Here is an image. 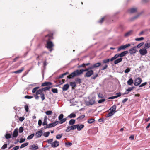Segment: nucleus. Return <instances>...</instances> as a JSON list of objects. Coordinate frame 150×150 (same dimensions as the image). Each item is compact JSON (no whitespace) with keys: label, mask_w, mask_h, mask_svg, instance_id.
<instances>
[{"label":"nucleus","mask_w":150,"mask_h":150,"mask_svg":"<svg viewBox=\"0 0 150 150\" xmlns=\"http://www.w3.org/2000/svg\"><path fill=\"white\" fill-rule=\"evenodd\" d=\"M87 70H88V69H87V68L85 69L77 70L72 72L67 77L69 79L72 78L76 76H79L83 72L87 71Z\"/></svg>","instance_id":"obj_1"},{"label":"nucleus","mask_w":150,"mask_h":150,"mask_svg":"<svg viewBox=\"0 0 150 150\" xmlns=\"http://www.w3.org/2000/svg\"><path fill=\"white\" fill-rule=\"evenodd\" d=\"M128 53V51H124L120 54H115L113 57H112L110 59V61H112L115 60L119 57H123L125 56L126 54Z\"/></svg>","instance_id":"obj_2"},{"label":"nucleus","mask_w":150,"mask_h":150,"mask_svg":"<svg viewBox=\"0 0 150 150\" xmlns=\"http://www.w3.org/2000/svg\"><path fill=\"white\" fill-rule=\"evenodd\" d=\"M53 34L52 33H50L45 36L43 38V41L47 42L48 41H51L50 40L54 39L53 36Z\"/></svg>","instance_id":"obj_3"},{"label":"nucleus","mask_w":150,"mask_h":150,"mask_svg":"<svg viewBox=\"0 0 150 150\" xmlns=\"http://www.w3.org/2000/svg\"><path fill=\"white\" fill-rule=\"evenodd\" d=\"M47 42V48L51 52L53 50V47H54V45L53 42L51 41H48Z\"/></svg>","instance_id":"obj_4"},{"label":"nucleus","mask_w":150,"mask_h":150,"mask_svg":"<svg viewBox=\"0 0 150 150\" xmlns=\"http://www.w3.org/2000/svg\"><path fill=\"white\" fill-rule=\"evenodd\" d=\"M59 123V121H55L52 123H50L46 126L45 127H44V128L45 129L47 128H50L51 127H53L55 126L56 125H57Z\"/></svg>","instance_id":"obj_5"},{"label":"nucleus","mask_w":150,"mask_h":150,"mask_svg":"<svg viewBox=\"0 0 150 150\" xmlns=\"http://www.w3.org/2000/svg\"><path fill=\"white\" fill-rule=\"evenodd\" d=\"M101 65V63L100 62H98L93 64L92 66L88 67V68H87V69H88V70L90 69H93L95 68H97L100 66Z\"/></svg>","instance_id":"obj_6"},{"label":"nucleus","mask_w":150,"mask_h":150,"mask_svg":"<svg viewBox=\"0 0 150 150\" xmlns=\"http://www.w3.org/2000/svg\"><path fill=\"white\" fill-rule=\"evenodd\" d=\"M130 45H131L130 44H126L125 45H122L118 48L117 49V51L119 52L121 50H125L126 48L129 47Z\"/></svg>","instance_id":"obj_7"},{"label":"nucleus","mask_w":150,"mask_h":150,"mask_svg":"<svg viewBox=\"0 0 150 150\" xmlns=\"http://www.w3.org/2000/svg\"><path fill=\"white\" fill-rule=\"evenodd\" d=\"M90 70H88L87 71V72L84 75L85 77H90L91 75L93 74L94 73L93 71L91 69Z\"/></svg>","instance_id":"obj_8"},{"label":"nucleus","mask_w":150,"mask_h":150,"mask_svg":"<svg viewBox=\"0 0 150 150\" xmlns=\"http://www.w3.org/2000/svg\"><path fill=\"white\" fill-rule=\"evenodd\" d=\"M136 46L133 47L132 48L129 49V53L131 55L133 54L136 53L137 51Z\"/></svg>","instance_id":"obj_9"},{"label":"nucleus","mask_w":150,"mask_h":150,"mask_svg":"<svg viewBox=\"0 0 150 150\" xmlns=\"http://www.w3.org/2000/svg\"><path fill=\"white\" fill-rule=\"evenodd\" d=\"M142 81V79L138 77L135 79L134 85L135 86H138L141 83Z\"/></svg>","instance_id":"obj_10"},{"label":"nucleus","mask_w":150,"mask_h":150,"mask_svg":"<svg viewBox=\"0 0 150 150\" xmlns=\"http://www.w3.org/2000/svg\"><path fill=\"white\" fill-rule=\"evenodd\" d=\"M76 129L75 125H72L71 126H68L67 129L65 130L66 132H68L71 130H74Z\"/></svg>","instance_id":"obj_11"},{"label":"nucleus","mask_w":150,"mask_h":150,"mask_svg":"<svg viewBox=\"0 0 150 150\" xmlns=\"http://www.w3.org/2000/svg\"><path fill=\"white\" fill-rule=\"evenodd\" d=\"M140 54L142 55H144L147 53V50L145 48L141 49L139 50Z\"/></svg>","instance_id":"obj_12"},{"label":"nucleus","mask_w":150,"mask_h":150,"mask_svg":"<svg viewBox=\"0 0 150 150\" xmlns=\"http://www.w3.org/2000/svg\"><path fill=\"white\" fill-rule=\"evenodd\" d=\"M43 134V132L42 130H40L37 132L34 135L36 138H39Z\"/></svg>","instance_id":"obj_13"},{"label":"nucleus","mask_w":150,"mask_h":150,"mask_svg":"<svg viewBox=\"0 0 150 150\" xmlns=\"http://www.w3.org/2000/svg\"><path fill=\"white\" fill-rule=\"evenodd\" d=\"M59 142L55 140L52 143L51 147L53 148L59 146Z\"/></svg>","instance_id":"obj_14"},{"label":"nucleus","mask_w":150,"mask_h":150,"mask_svg":"<svg viewBox=\"0 0 150 150\" xmlns=\"http://www.w3.org/2000/svg\"><path fill=\"white\" fill-rule=\"evenodd\" d=\"M38 146L35 144L31 145L30 146L29 149L31 150H36L38 149Z\"/></svg>","instance_id":"obj_15"},{"label":"nucleus","mask_w":150,"mask_h":150,"mask_svg":"<svg viewBox=\"0 0 150 150\" xmlns=\"http://www.w3.org/2000/svg\"><path fill=\"white\" fill-rule=\"evenodd\" d=\"M116 106L115 105H113L109 110H110V112H112V113H113L114 114L116 112Z\"/></svg>","instance_id":"obj_16"},{"label":"nucleus","mask_w":150,"mask_h":150,"mask_svg":"<svg viewBox=\"0 0 150 150\" xmlns=\"http://www.w3.org/2000/svg\"><path fill=\"white\" fill-rule=\"evenodd\" d=\"M18 129L17 128H16L13 131L12 136L13 137L15 138L18 136Z\"/></svg>","instance_id":"obj_17"},{"label":"nucleus","mask_w":150,"mask_h":150,"mask_svg":"<svg viewBox=\"0 0 150 150\" xmlns=\"http://www.w3.org/2000/svg\"><path fill=\"white\" fill-rule=\"evenodd\" d=\"M76 129L77 128L78 131L81 130L84 127V125L83 124H81L80 125H75Z\"/></svg>","instance_id":"obj_18"},{"label":"nucleus","mask_w":150,"mask_h":150,"mask_svg":"<svg viewBox=\"0 0 150 150\" xmlns=\"http://www.w3.org/2000/svg\"><path fill=\"white\" fill-rule=\"evenodd\" d=\"M52 83L49 82H44L42 84L41 86H51L52 85Z\"/></svg>","instance_id":"obj_19"},{"label":"nucleus","mask_w":150,"mask_h":150,"mask_svg":"<svg viewBox=\"0 0 150 150\" xmlns=\"http://www.w3.org/2000/svg\"><path fill=\"white\" fill-rule=\"evenodd\" d=\"M24 68L23 67L21 68L20 69L14 71L13 73L15 74L20 73L22 72L24 70Z\"/></svg>","instance_id":"obj_20"},{"label":"nucleus","mask_w":150,"mask_h":150,"mask_svg":"<svg viewBox=\"0 0 150 150\" xmlns=\"http://www.w3.org/2000/svg\"><path fill=\"white\" fill-rule=\"evenodd\" d=\"M69 87V85L68 84H65L62 87V90L63 91H67Z\"/></svg>","instance_id":"obj_21"},{"label":"nucleus","mask_w":150,"mask_h":150,"mask_svg":"<svg viewBox=\"0 0 150 150\" xmlns=\"http://www.w3.org/2000/svg\"><path fill=\"white\" fill-rule=\"evenodd\" d=\"M137 11L136 8H133L130 9L128 10V12L131 13L136 12Z\"/></svg>","instance_id":"obj_22"},{"label":"nucleus","mask_w":150,"mask_h":150,"mask_svg":"<svg viewBox=\"0 0 150 150\" xmlns=\"http://www.w3.org/2000/svg\"><path fill=\"white\" fill-rule=\"evenodd\" d=\"M122 60V58H119L116 60H115L114 62L115 64H117L120 62H121Z\"/></svg>","instance_id":"obj_23"},{"label":"nucleus","mask_w":150,"mask_h":150,"mask_svg":"<svg viewBox=\"0 0 150 150\" xmlns=\"http://www.w3.org/2000/svg\"><path fill=\"white\" fill-rule=\"evenodd\" d=\"M95 103V101L93 99H92L91 100H89L88 103L89 105H92L94 104Z\"/></svg>","instance_id":"obj_24"},{"label":"nucleus","mask_w":150,"mask_h":150,"mask_svg":"<svg viewBox=\"0 0 150 150\" xmlns=\"http://www.w3.org/2000/svg\"><path fill=\"white\" fill-rule=\"evenodd\" d=\"M133 31L132 30L126 33L125 35V37H128L130 35H131Z\"/></svg>","instance_id":"obj_25"},{"label":"nucleus","mask_w":150,"mask_h":150,"mask_svg":"<svg viewBox=\"0 0 150 150\" xmlns=\"http://www.w3.org/2000/svg\"><path fill=\"white\" fill-rule=\"evenodd\" d=\"M133 83V81L132 78H130L127 81V83L129 85H131Z\"/></svg>","instance_id":"obj_26"},{"label":"nucleus","mask_w":150,"mask_h":150,"mask_svg":"<svg viewBox=\"0 0 150 150\" xmlns=\"http://www.w3.org/2000/svg\"><path fill=\"white\" fill-rule=\"evenodd\" d=\"M70 85L72 86V89H74V88L76 86L75 82H71L70 83Z\"/></svg>","instance_id":"obj_27"},{"label":"nucleus","mask_w":150,"mask_h":150,"mask_svg":"<svg viewBox=\"0 0 150 150\" xmlns=\"http://www.w3.org/2000/svg\"><path fill=\"white\" fill-rule=\"evenodd\" d=\"M75 120L74 119H72L69 121V124L70 125H73L75 124Z\"/></svg>","instance_id":"obj_28"},{"label":"nucleus","mask_w":150,"mask_h":150,"mask_svg":"<svg viewBox=\"0 0 150 150\" xmlns=\"http://www.w3.org/2000/svg\"><path fill=\"white\" fill-rule=\"evenodd\" d=\"M28 142H26L25 143H23L20 146V148H24L25 147L27 146L28 145Z\"/></svg>","instance_id":"obj_29"},{"label":"nucleus","mask_w":150,"mask_h":150,"mask_svg":"<svg viewBox=\"0 0 150 150\" xmlns=\"http://www.w3.org/2000/svg\"><path fill=\"white\" fill-rule=\"evenodd\" d=\"M52 87V86H47L46 87H45L43 88H42V90L43 91H45L46 90H49V89Z\"/></svg>","instance_id":"obj_30"},{"label":"nucleus","mask_w":150,"mask_h":150,"mask_svg":"<svg viewBox=\"0 0 150 150\" xmlns=\"http://www.w3.org/2000/svg\"><path fill=\"white\" fill-rule=\"evenodd\" d=\"M68 73V72H67L63 74H62L59 75L58 76V78L60 79V78H63L64 77V76L67 75Z\"/></svg>","instance_id":"obj_31"},{"label":"nucleus","mask_w":150,"mask_h":150,"mask_svg":"<svg viewBox=\"0 0 150 150\" xmlns=\"http://www.w3.org/2000/svg\"><path fill=\"white\" fill-rule=\"evenodd\" d=\"M144 47L146 49H148L149 48H150V42L145 43L144 44Z\"/></svg>","instance_id":"obj_32"},{"label":"nucleus","mask_w":150,"mask_h":150,"mask_svg":"<svg viewBox=\"0 0 150 150\" xmlns=\"http://www.w3.org/2000/svg\"><path fill=\"white\" fill-rule=\"evenodd\" d=\"M76 114L74 113H72L68 115V117L70 118H74L76 117Z\"/></svg>","instance_id":"obj_33"},{"label":"nucleus","mask_w":150,"mask_h":150,"mask_svg":"<svg viewBox=\"0 0 150 150\" xmlns=\"http://www.w3.org/2000/svg\"><path fill=\"white\" fill-rule=\"evenodd\" d=\"M39 87L38 86L36 87L35 88H33L32 90V92L33 93H34L35 92H36L37 91V90L39 88Z\"/></svg>","instance_id":"obj_34"},{"label":"nucleus","mask_w":150,"mask_h":150,"mask_svg":"<svg viewBox=\"0 0 150 150\" xmlns=\"http://www.w3.org/2000/svg\"><path fill=\"white\" fill-rule=\"evenodd\" d=\"M50 132H47L44 133L43 134V136L46 137H47L49 135Z\"/></svg>","instance_id":"obj_35"},{"label":"nucleus","mask_w":150,"mask_h":150,"mask_svg":"<svg viewBox=\"0 0 150 150\" xmlns=\"http://www.w3.org/2000/svg\"><path fill=\"white\" fill-rule=\"evenodd\" d=\"M53 139H48L47 141V142L49 144H50L52 145V143H53Z\"/></svg>","instance_id":"obj_36"},{"label":"nucleus","mask_w":150,"mask_h":150,"mask_svg":"<svg viewBox=\"0 0 150 150\" xmlns=\"http://www.w3.org/2000/svg\"><path fill=\"white\" fill-rule=\"evenodd\" d=\"M94 119L93 118L89 119L88 120L87 122L89 124L93 123L94 121Z\"/></svg>","instance_id":"obj_37"},{"label":"nucleus","mask_w":150,"mask_h":150,"mask_svg":"<svg viewBox=\"0 0 150 150\" xmlns=\"http://www.w3.org/2000/svg\"><path fill=\"white\" fill-rule=\"evenodd\" d=\"M75 81L79 83H81V79L79 78H76L75 79Z\"/></svg>","instance_id":"obj_38"},{"label":"nucleus","mask_w":150,"mask_h":150,"mask_svg":"<svg viewBox=\"0 0 150 150\" xmlns=\"http://www.w3.org/2000/svg\"><path fill=\"white\" fill-rule=\"evenodd\" d=\"M67 120V119L66 118H64V119H62L61 120H60L59 123L60 124H62L64 123Z\"/></svg>","instance_id":"obj_39"},{"label":"nucleus","mask_w":150,"mask_h":150,"mask_svg":"<svg viewBox=\"0 0 150 150\" xmlns=\"http://www.w3.org/2000/svg\"><path fill=\"white\" fill-rule=\"evenodd\" d=\"M34 135V134L33 133L31 135L28 136L27 137V139L28 140L31 139L33 137Z\"/></svg>","instance_id":"obj_40"},{"label":"nucleus","mask_w":150,"mask_h":150,"mask_svg":"<svg viewBox=\"0 0 150 150\" xmlns=\"http://www.w3.org/2000/svg\"><path fill=\"white\" fill-rule=\"evenodd\" d=\"M144 40V38L142 37L136 38L135 39V40L137 41H142L143 40Z\"/></svg>","instance_id":"obj_41"},{"label":"nucleus","mask_w":150,"mask_h":150,"mask_svg":"<svg viewBox=\"0 0 150 150\" xmlns=\"http://www.w3.org/2000/svg\"><path fill=\"white\" fill-rule=\"evenodd\" d=\"M40 97L42 99V100L43 101L45 99V94L44 93H42L40 95Z\"/></svg>","instance_id":"obj_42"},{"label":"nucleus","mask_w":150,"mask_h":150,"mask_svg":"<svg viewBox=\"0 0 150 150\" xmlns=\"http://www.w3.org/2000/svg\"><path fill=\"white\" fill-rule=\"evenodd\" d=\"M5 137L7 139L10 138L11 135L10 134H6L5 136Z\"/></svg>","instance_id":"obj_43"},{"label":"nucleus","mask_w":150,"mask_h":150,"mask_svg":"<svg viewBox=\"0 0 150 150\" xmlns=\"http://www.w3.org/2000/svg\"><path fill=\"white\" fill-rule=\"evenodd\" d=\"M144 44V42H142L138 44L136 46L138 48H140Z\"/></svg>","instance_id":"obj_44"},{"label":"nucleus","mask_w":150,"mask_h":150,"mask_svg":"<svg viewBox=\"0 0 150 150\" xmlns=\"http://www.w3.org/2000/svg\"><path fill=\"white\" fill-rule=\"evenodd\" d=\"M114 113H112V112H110L107 115L106 117H109L111 116L114 115Z\"/></svg>","instance_id":"obj_45"},{"label":"nucleus","mask_w":150,"mask_h":150,"mask_svg":"<svg viewBox=\"0 0 150 150\" xmlns=\"http://www.w3.org/2000/svg\"><path fill=\"white\" fill-rule=\"evenodd\" d=\"M24 129L23 127H21L19 129V132L20 133H21L23 131Z\"/></svg>","instance_id":"obj_46"},{"label":"nucleus","mask_w":150,"mask_h":150,"mask_svg":"<svg viewBox=\"0 0 150 150\" xmlns=\"http://www.w3.org/2000/svg\"><path fill=\"white\" fill-rule=\"evenodd\" d=\"M110 61V59H104L103 60V62L104 63H108L109 61Z\"/></svg>","instance_id":"obj_47"},{"label":"nucleus","mask_w":150,"mask_h":150,"mask_svg":"<svg viewBox=\"0 0 150 150\" xmlns=\"http://www.w3.org/2000/svg\"><path fill=\"white\" fill-rule=\"evenodd\" d=\"M42 125H47L48 124H47V120L46 118H45L44 120V122H43Z\"/></svg>","instance_id":"obj_48"},{"label":"nucleus","mask_w":150,"mask_h":150,"mask_svg":"<svg viewBox=\"0 0 150 150\" xmlns=\"http://www.w3.org/2000/svg\"><path fill=\"white\" fill-rule=\"evenodd\" d=\"M62 134H58L56 136V138L57 139H59L61 138L62 137Z\"/></svg>","instance_id":"obj_49"},{"label":"nucleus","mask_w":150,"mask_h":150,"mask_svg":"<svg viewBox=\"0 0 150 150\" xmlns=\"http://www.w3.org/2000/svg\"><path fill=\"white\" fill-rule=\"evenodd\" d=\"M45 113L47 115H50L52 114V112L51 111H47Z\"/></svg>","instance_id":"obj_50"},{"label":"nucleus","mask_w":150,"mask_h":150,"mask_svg":"<svg viewBox=\"0 0 150 150\" xmlns=\"http://www.w3.org/2000/svg\"><path fill=\"white\" fill-rule=\"evenodd\" d=\"M25 138H21L20 139L19 142L20 143H22L24 142L25 141Z\"/></svg>","instance_id":"obj_51"},{"label":"nucleus","mask_w":150,"mask_h":150,"mask_svg":"<svg viewBox=\"0 0 150 150\" xmlns=\"http://www.w3.org/2000/svg\"><path fill=\"white\" fill-rule=\"evenodd\" d=\"M105 101V99H102L99 100L98 101V103H102V102H104Z\"/></svg>","instance_id":"obj_52"},{"label":"nucleus","mask_w":150,"mask_h":150,"mask_svg":"<svg viewBox=\"0 0 150 150\" xmlns=\"http://www.w3.org/2000/svg\"><path fill=\"white\" fill-rule=\"evenodd\" d=\"M63 116H64V115L63 114H60L58 117L59 119V120H61V119H62L63 118Z\"/></svg>","instance_id":"obj_53"},{"label":"nucleus","mask_w":150,"mask_h":150,"mask_svg":"<svg viewBox=\"0 0 150 150\" xmlns=\"http://www.w3.org/2000/svg\"><path fill=\"white\" fill-rule=\"evenodd\" d=\"M7 146V145L6 144H4L2 147L1 149H4L5 148H6Z\"/></svg>","instance_id":"obj_54"},{"label":"nucleus","mask_w":150,"mask_h":150,"mask_svg":"<svg viewBox=\"0 0 150 150\" xmlns=\"http://www.w3.org/2000/svg\"><path fill=\"white\" fill-rule=\"evenodd\" d=\"M52 91L54 93H58V90L57 89H52Z\"/></svg>","instance_id":"obj_55"},{"label":"nucleus","mask_w":150,"mask_h":150,"mask_svg":"<svg viewBox=\"0 0 150 150\" xmlns=\"http://www.w3.org/2000/svg\"><path fill=\"white\" fill-rule=\"evenodd\" d=\"M24 107L26 111V112H28L29 110L28 106L27 105H25V106Z\"/></svg>","instance_id":"obj_56"},{"label":"nucleus","mask_w":150,"mask_h":150,"mask_svg":"<svg viewBox=\"0 0 150 150\" xmlns=\"http://www.w3.org/2000/svg\"><path fill=\"white\" fill-rule=\"evenodd\" d=\"M25 98L26 99H31L33 98V96H30L28 95L25 96Z\"/></svg>","instance_id":"obj_57"},{"label":"nucleus","mask_w":150,"mask_h":150,"mask_svg":"<svg viewBox=\"0 0 150 150\" xmlns=\"http://www.w3.org/2000/svg\"><path fill=\"white\" fill-rule=\"evenodd\" d=\"M134 88V87H130L129 88L127 89L126 91L128 92L130 91H131Z\"/></svg>","instance_id":"obj_58"},{"label":"nucleus","mask_w":150,"mask_h":150,"mask_svg":"<svg viewBox=\"0 0 150 150\" xmlns=\"http://www.w3.org/2000/svg\"><path fill=\"white\" fill-rule=\"evenodd\" d=\"M85 117V115H83L79 116L77 118L78 119H83Z\"/></svg>","instance_id":"obj_59"},{"label":"nucleus","mask_w":150,"mask_h":150,"mask_svg":"<svg viewBox=\"0 0 150 150\" xmlns=\"http://www.w3.org/2000/svg\"><path fill=\"white\" fill-rule=\"evenodd\" d=\"M130 71V69L129 68H127L124 71L125 73H127L129 72Z\"/></svg>","instance_id":"obj_60"},{"label":"nucleus","mask_w":150,"mask_h":150,"mask_svg":"<svg viewBox=\"0 0 150 150\" xmlns=\"http://www.w3.org/2000/svg\"><path fill=\"white\" fill-rule=\"evenodd\" d=\"M116 94L117 95V96H115L116 98L120 96L121 95V93L120 92L117 93H116Z\"/></svg>","instance_id":"obj_61"},{"label":"nucleus","mask_w":150,"mask_h":150,"mask_svg":"<svg viewBox=\"0 0 150 150\" xmlns=\"http://www.w3.org/2000/svg\"><path fill=\"white\" fill-rule=\"evenodd\" d=\"M147 83L146 82H145L143 83H142L141 85H140L139 86V87H143V86H144L145 85H146L147 84Z\"/></svg>","instance_id":"obj_62"},{"label":"nucleus","mask_w":150,"mask_h":150,"mask_svg":"<svg viewBox=\"0 0 150 150\" xmlns=\"http://www.w3.org/2000/svg\"><path fill=\"white\" fill-rule=\"evenodd\" d=\"M98 76V74H96V75H93V77H92V79H95L96 77H97Z\"/></svg>","instance_id":"obj_63"},{"label":"nucleus","mask_w":150,"mask_h":150,"mask_svg":"<svg viewBox=\"0 0 150 150\" xmlns=\"http://www.w3.org/2000/svg\"><path fill=\"white\" fill-rule=\"evenodd\" d=\"M19 146H17L13 147V149L14 150H17L19 149Z\"/></svg>","instance_id":"obj_64"}]
</instances>
